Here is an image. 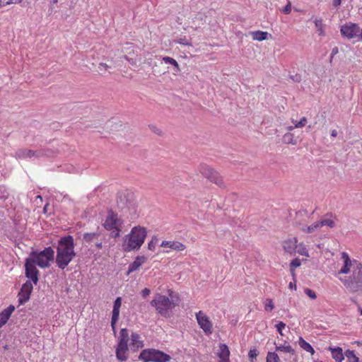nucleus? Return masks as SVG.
<instances>
[{
    "label": "nucleus",
    "mask_w": 362,
    "mask_h": 362,
    "mask_svg": "<svg viewBox=\"0 0 362 362\" xmlns=\"http://www.w3.org/2000/svg\"><path fill=\"white\" fill-rule=\"evenodd\" d=\"M341 3V0H333L332 5L337 8L338 7Z\"/></svg>",
    "instance_id": "nucleus-54"
},
{
    "label": "nucleus",
    "mask_w": 362,
    "mask_h": 362,
    "mask_svg": "<svg viewBox=\"0 0 362 362\" xmlns=\"http://www.w3.org/2000/svg\"><path fill=\"white\" fill-rule=\"evenodd\" d=\"M282 11L288 14L291 11V4L290 1L288 2L287 5L283 8Z\"/></svg>",
    "instance_id": "nucleus-50"
},
{
    "label": "nucleus",
    "mask_w": 362,
    "mask_h": 362,
    "mask_svg": "<svg viewBox=\"0 0 362 362\" xmlns=\"http://www.w3.org/2000/svg\"><path fill=\"white\" fill-rule=\"evenodd\" d=\"M277 331L281 335H284L282 333V329L285 328L286 324L283 322H279L278 324L275 325Z\"/></svg>",
    "instance_id": "nucleus-44"
},
{
    "label": "nucleus",
    "mask_w": 362,
    "mask_h": 362,
    "mask_svg": "<svg viewBox=\"0 0 362 362\" xmlns=\"http://www.w3.org/2000/svg\"><path fill=\"white\" fill-rule=\"evenodd\" d=\"M163 247H168L175 251H182L186 247L184 244L181 243L179 241H163L161 245Z\"/></svg>",
    "instance_id": "nucleus-19"
},
{
    "label": "nucleus",
    "mask_w": 362,
    "mask_h": 362,
    "mask_svg": "<svg viewBox=\"0 0 362 362\" xmlns=\"http://www.w3.org/2000/svg\"><path fill=\"white\" fill-rule=\"evenodd\" d=\"M318 223L320 227L323 226H327L330 228H333L335 226L334 222L331 219H324L322 220L321 221H319Z\"/></svg>",
    "instance_id": "nucleus-33"
},
{
    "label": "nucleus",
    "mask_w": 362,
    "mask_h": 362,
    "mask_svg": "<svg viewBox=\"0 0 362 362\" xmlns=\"http://www.w3.org/2000/svg\"><path fill=\"white\" fill-rule=\"evenodd\" d=\"M258 354L259 353H258L257 349H250L249 353H248V356H249L250 358L253 359V358L257 357Z\"/></svg>",
    "instance_id": "nucleus-48"
},
{
    "label": "nucleus",
    "mask_w": 362,
    "mask_h": 362,
    "mask_svg": "<svg viewBox=\"0 0 362 362\" xmlns=\"http://www.w3.org/2000/svg\"><path fill=\"white\" fill-rule=\"evenodd\" d=\"M218 356L220 358L219 362H230V351L228 346L225 344H221L218 352Z\"/></svg>",
    "instance_id": "nucleus-18"
},
{
    "label": "nucleus",
    "mask_w": 362,
    "mask_h": 362,
    "mask_svg": "<svg viewBox=\"0 0 362 362\" xmlns=\"http://www.w3.org/2000/svg\"><path fill=\"white\" fill-rule=\"evenodd\" d=\"M15 310V307L12 305H9L6 309H4L3 312L10 317L12 313Z\"/></svg>",
    "instance_id": "nucleus-45"
},
{
    "label": "nucleus",
    "mask_w": 362,
    "mask_h": 362,
    "mask_svg": "<svg viewBox=\"0 0 362 362\" xmlns=\"http://www.w3.org/2000/svg\"><path fill=\"white\" fill-rule=\"evenodd\" d=\"M179 44H181V45H190V43H189L187 42V40H186V38H180L179 40H177V41Z\"/></svg>",
    "instance_id": "nucleus-52"
},
{
    "label": "nucleus",
    "mask_w": 362,
    "mask_h": 362,
    "mask_svg": "<svg viewBox=\"0 0 362 362\" xmlns=\"http://www.w3.org/2000/svg\"><path fill=\"white\" fill-rule=\"evenodd\" d=\"M150 292H151V291L148 288H145L144 289H143L141 291L142 297L145 298L150 294Z\"/></svg>",
    "instance_id": "nucleus-51"
},
{
    "label": "nucleus",
    "mask_w": 362,
    "mask_h": 362,
    "mask_svg": "<svg viewBox=\"0 0 362 362\" xmlns=\"http://www.w3.org/2000/svg\"><path fill=\"white\" fill-rule=\"evenodd\" d=\"M111 230V233H110V236L112 238H117L119 236V234H120V231H121V229L119 228V227H116V228H112Z\"/></svg>",
    "instance_id": "nucleus-43"
},
{
    "label": "nucleus",
    "mask_w": 362,
    "mask_h": 362,
    "mask_svg": "<svg viewBox=\"0 0 362 362\" xmlns=\"http://www.w3.org/2000/svg\"><path fill=\"white\" fill-rule=\"evenodd\" d=\"M155 133L160 134L161 133V131L159 129H156L153 130Z\"/></svg>",
    "instance_id": "nucleus-61"
},
{
    "label": "nucleus",
    "mask_w": 362,
    "mask_h": 362,
    "mask_svg": "<svg viewBox=\"0 0 362 362\" xmlns=\"http://www.w3.org/2000/svg\"><path fill=\"white\" fill-rule=\"evenodd\" d=\"M199 172L202 173L206 178H207L211 182L215 183L220 187H224V183L223 179L219 175L218 172L211 168L208 165L205 164H202L199 166Z\"/></svg>",
    "instance_id": "nucleus-8"
},
{
    "label": "nucleus",
    "mask_w": 362,
    "mask_h": 362,
    "mask_svg": "<svg viewBox=\"0 0 362 362\" xmlns=\"http://www.w3.org/2000/svg\"><path fill=\"white\" fill-rule=\"evenodd\" d=\"M9 317L8 315H6L3 311L0 313V327L5 325Z\"/></svg>",
    "instance_id": "nucleus-40"
},
{
    "label": "nucleus",
    "mask_w": 362,
    "mask_h": 362,
    "mask_svg": "<svg viewBox=\"0 0 362 362\" xmlns=\"http://www.w3.org/2000/svg\"><path fill=\"white\" fill-rule=\"evenodd\" d=\"M299 345L305 351L311 353V354H314L315 351L313 348L309 343L305 341L302 337L299 338Z\"/></svg>",
    "instance_id": "nucleus-25"
},
{
    "label": "nucleus",
    "mask_w": 362,
    "mask_h": 362,
    "mask_svg": "<svg viewBox=\"0 0 362 362\" xmlns=\"http://www.w3.org/2000/svg\"><path fill=\"white\" fill-rule=\"evenodd\" d=\"M117 204L121 209H125L126 207L128 209L132 208L134 209V206L132 202L130 201L129 197L123 194H121L117 197Z\"/></svg>",
    "instance_id": "nucleus-20"
},
{
    "label": "nucleus",
    "mask_w": 362,
    "mask_h": 362,
    "mask_svg": "<svg viewBox=\"0 0 362 362\" xmlns=\"http://www.w3.org/2000/svg\"><path fill=\"white\" fill-rule=\"evenodd\" d=\"M58 2V0H52L53 4H57Z\"/></svg>",
    "instance_id": "nucleus-64"
},
{
    "label": "nucleus",
    "mask_w": 362,
    "mask_h": 362,
    "mask_svg": "<svg viewBox=\"0 0 362 362\" xmlns=\"http://www.w3.org/2000/svg\"><path fill=\"white\" fill-rule=\"evenodd\" d=\"M320 228V226L319 225V223L316 222V223L312 224L310 226H306L305 228H303L302 230L305 233H313L314 231H315L316 230H317Z\"/></svg>",
    "instance_id": "nucleus-30"
},
{
    "label": "nucleus",
    "mask_w": 362,
    "mask_h": 362,
    "mask_svg": "<svg viewBox=\"0 0 362 362\" xmlns=\"http://www.w3.org/2000/svg\"><path fill=\"white\" fill-rule=\"evenodd\" d=\"M338 134V132L336 129H333L331 132V136L333 137H336Z\"/></svg>",
    "instance_id": "nucleus-55"
},
{
    "label": "nucleus",
    "mask_w": 362,
    "mask_h": 362,
    "mask_svg": "<svg viewBox=\"0 0 362 362\" xmlns=\"http://www.w3.org/2000/svg\"><path fill=\"white\" fill-rule=\"evenodd\" d=\"M290 78L292 79L293 81L299 83L301 81V76L298 74H296L294 75H290Z\"/></svg>",
    "instance_id": "nucleus-47"
},
{
    "label": "nucleus",
    "mask_w": 362,
    "mask_h": 362,
    "mask_svg": "<svg viewBox=\"0 0 362 362\" xmlns=\"http://www.w3.org/2000/svg\"><path fill=\"white\" fill-rule=\"evenodd\" d=\"M292 122L295 124L296 128H301L305 126L307 123V118L305 117H303L300 119L299 122H294V120H292Z\"/></svg>",
    "instance_id": "nucleus-36"
},
{
    "label": "nucleus",
    "mask_w": 362,
    "mask_h": 362,
    "mask_svg": "<svg viewBox=\"0 0 362 362\" xmlns=\"http://www.w3.org/2000/svg\"><path fill=\"white\" fill-rule=\"evenodd\" d=\"M300 266V260L298 258L293 259L290 263L291 272L294 274V269Z\"/></svg>",
    "instance_id": "nucleus-34"
},
{
    "label": "nucleus",
    "mask_w": 362,
    "mask_h": 362,
    "mask_svg": "<svg viewBox=\"0 0 362 362\" xmlns=\"http://www.w3.org/2000/svg\"><path fill=\"white\" fill-rule=\"evenodd\" d=\"M163 61L166 64L173 65L174 66V71L175 72L180 71L179 65H178L177 62L174 59H173L170 57H165L163 58Z\"/></svg>",
    "instance_id": "nucleus-27"
},
{
    "label": "nucleus",
    "mask_w": 362,
    "mask_h": 362,
    "mask_svg": "<svg viewBox=\"0 0 362 362\" xmlns=\"http://www.w3.org/2000/svg\"><path fill=\"white\" fill-rule=\"evenodd\" d=\"M360 30L358 25L353 23H349L342 25L340 30L341 35L348 39L358 37Z\"/></svg>",
    "instance_id": "nucleus-10"
},
{
    "label": "nucleus",
    "mask_w": 362,
    "mask_h": 362,
    "mask_svg": "<svg viewBox=\"0 0 362 362\" xmlns=\"http://www.w3.org/2000/svg\"><path fill=\"white\" fill-rule=\"evenodd\" d=\"M196 19H199L201 21H202V16L200 14L197 15L195 17Z\"/></svg>",
    "instance_id": "nucleus-58"
},
{
    "label": "nucleus",
    "mask_w": 362,
    "mask_h": 362,
    "mask_svg": "<svg viewBox=\"0 0 362 362\" xmlns=\"http://www.w3.org/2000/svg\"><path fill=\"white\" fill-rule=\"evenodd\" d=\"M298 240L296 238H289L283 242L282 246L286 252L293 255L296 252Z\"/></svg>",
    "instance_id": "nucleus-16"
},
{
    "label": "nucleus",
    "mask_w": 362,
    "mask_h": 362,
    "mask_svg": "<svg viewBox=\"0 0 362 362\" xmlns=\"http://www.w3.org/2000/svg\"><path fill=\"white\" fill-rule=\"evenodd\" d=\"M358 40H362V28H361V33H358Z\"/></svg>",
    "instance_id": "nucleus-62"
},
{
    "label": "nucleus",
    "mask_w": 362,
    "mask_h": 362,
    "mask_svg": "<svg viewBox=\"0 0 362 362\" xmlns=\"http://www.w3.org/2000/svg\"><path fill=\"white\" fill-rule=\"evenodd\" d=\"M276 349L277 351H284V352H286V353H289L291 355H295V353H296L294 349L290 345H287V346H286V345H281V346H276Z\"/></svg>",
    "instance_id": "nucleus-29"
},
{
    "label": "nucleus",
    "mask_w": 362,
    "mask_h": 362,
    "mask_svg": "<svg viewBox=\"0 0 362 362\" xmlns=\"http://www.w3.org/2000/svg\"><path fill=\"white\" fill-rule=\"evenodd\" d=\"M315 25L316 28H317L318 31L320 32V35H322L323 30H322V19H315Z\"/></svg>",
    "instance_id": "nucleus-41"
},
{
    "label": "nucleus",
    "mask_w": 362,
    "mask_h": 362,
    "mask_svg": "<svg viewBox=\"0 0 362 362\" xmlns=\"http://www.w3.org/2000/svg\"><path fill=\"white\" fill-rule=\"evenodd\" d=\"M21 0H0V6H4L11 4L20 3Z\"/></svg>",
    "instance_id": "nucleus-39"
},
{
    "label": "nucleus",
    "mask_w": 362,
    "mask_h": 362,
    "mask_svg": "<svg viewBox=\"0 0 362 362\" xmlns=\"http://www.w3.org/2000/svg\"><path fill=\"white\" fill-rule=\"evenodd\" d=\"M197 322L200 327L207 334L212 332V324L209 317L202 311H199L196 314Z\"/></svg>",
    "instance_id": "nucleus-13"
},
{
    "label": "nucleus",
    "mask_w": 362,
    "mask_h": 362,
    "mask_svg": "<svg viewBox=\"0 0 362 362\" xmlns=\"http://www.w3.org/2000/svg\"><path fill=\"white\" fill-rule=\"evenodd\" d=\"M147 235L146 229L141 226H134L132 228L129 234L125 236V243L123 249L126 252L138 250L143 245Z\"/></svg>",
    "instance_id": "nucleus-2"
},
{
    "label": "nucleus",
    "mask_w": 362,
    "mask_h": 362,
    "mask_svg": "<svg viewBox=\"0 0 362 362\" xmlns=\"http://www.w3.org/2000/svg\"><path fill=\"white\" fill-rule=\"evenodd\" d=\"M169 296L171 299L165 296L157 294L151 302V305L155 307L158 313L161 315L165 316L168 310L174 308L178 303V299L176 295L173 296V291H170Z\"/></svg>",
    "instance_id": "nucleus-3"
},
{
    "label": "nucleus",
    "mask_w": 362,
    "mask_h": 362,
    "mask_svg": "<svg viewBox=\"0 0 362 362\" xmlns=\"http://www.w3.org/2000/svg\"><path fill=\"white\" fill-rule=\"evenodd\" d=\"M267 362H279V357L275 352H269L267 356Z\"/></svg>",
    "instance_id": "nucleus-31"
},
{
    "label": "nucleus",
    "mask_w": 362,
    "mask_h": 362,
    "mask_svg": "<svg viewBox=\"0 0 362 362\" xmlns=\"http://www.w3.org/2000/svg\"><path fill=\"white\" fill-rule=\"evenodd\" d=\"M42 156L40 151H34L26 148H19L15 153V157L19 159L31 158L33 157H40Z\"/></svg>",
    "instance_id": "nucleus-15"
},
{
    "label": "nucleus",
    "mask_w": 362,
    "mask_h": 362,
    "mask_svg": "<svg viewBox=\"0 0 362 362\" xmlns=\"http://www.w3.org/2000/svg\"><path fill=\"white\" fill-rule=\"evenodd\" d=\"M121 225L122 221L120 218H118V215L112 211H109L105 223H103L104 228L108 230L116 228V227H119Z\"/></svg>",
    "instance_id": "nucleus-12"
},
{
    "label": "nucleus",
    "mask_w": 362,
    "mask_h": 362,
    "mask_svg": "<svg viewBox=\"0 0 362 362\" xmlns=\"http://www.w3.org/2000/svg\"><path fill=\"white\" fill-rule=\"evenodd\" d=\"M121 305H122V298L120 297H117L114 302L113 308L119 309L121 307Z\"/></svg>",
    "instance_id": "nucleus-49"
},
{
    "label": "nucleus",
    "mask_w": 362,
    "mask_h": 362,
    "mask_svg": "<svg viewBox=\"0 0 362 362\" xmlns=\"http://www.w3.org/2000/svg\"><path fill=\"white\" fill-rule=\"evenodd\" d=\"M329 349L332 351V356L337 362H341L344 360V354L342 353V349L340 347L332 348Z\"/></svg>",
    "instance_id": "nucleus-22"
},
{
    "label": "nucleus",
    "mask_w": 362,
    "mask_h": 362,
    "mask_svg": "<svg viewBox=\"0 0 362 362\" xmlns=\"http://www.w3.org/2000/svg\"><path fill=\"white\" fill-rule=\"evenodd\" d=\"M282 141L284 144L296 145L297 141L294 139L293 134L291 133H286L283 136Z\"/></svg>",
    "instance_id": "nucleus-26"
},
{
    "label": "nucleus",
    "mask_w": 362,
    "mask_h": 362,
    "mask_svg": "<svg viewBox=\"0 0 362 362\" xmlns=\"http://www.w3.org/2000/svg\"><path fill=\"white\" fill-rule=\"evenodd\" d=\"M111 327H112L113 332L115 334L116 333V324L113 325L111 323Z\"/></svg>",
    "instance_id": "nucleus-57"
},
{
    "label": "nucleus",
    "mask_w": 362,
    "mask_h": 362,
    "mask_svg": "<svg viewBox=\"0 0 362 362\" xmlns=\"http://www.w3.org/2000/svg\"><path fill=\"white\" fill-rule=\"evenodd\" d=\"M34 261L30 260L29 258L25 259V276L30 279L34 284H37L38 282L39 271L36 268Z\"/></svg>",
    "instance_id": "nucleus-9"
},
{
    "label": "nucleus",
    "mask_w": 362,
    "mask_h": 362,
    "mask_svg": "<svg viewBox=\"0 0 362 362\" xmlns=\"http://www.w3.org/2000/svg\"><path fill=\"white\" fill-rule=\"evenodd\" d=\"M264 308L267 311H271L274 308V304L272 300L267 298L265 301Z\"/></svg>",
    "instance_id": "nucleus-38"
},
{
    "label": "nucleus",
    "mask_w": 362,
    "mask_h": 362,
    "mask_svg": "<svg viewBox=\"0 0 362 362\" xmlns=\"http://www.w3.org/2000/svg\"><path fill=\"white\" fill-rule=\"evenodd\" d=\"M33 286L30 281H27L23 284L18 293L19 304L23 305L30 299V296L33 291Z\"/></svg>",
    "instance_id": "nucleus-11"
},
{
    "label": "nucleus",
    "mask_w": 362,
    "mask_h": 362,
    "mask_svg": "<svg viewBox=\"0 0 362 362\" xmlns=\"http://www.w3.org/2000/svg\"><path fill=\"white\" fill-rule=\"evenodd\" d=\"M157 241H158V238L156 236L153 237L151 240L148 244V248L150 250L153 251L156 248Z\"/></svg>",
    "instance_id": "nucleus-37"
},
{
    "label": "nucleus",
    "mask_w": 362,
    "mask_h": 362,
    "mask_svg": "<svg viewBox=\"0 0 362 362\" xmlns=\"http://www.w3.org/2000/svg\"><path fill=\"white\" fill-rule=\"evenodd\" d=\"M305 293L312 299H315L317 298V295L315 291L310 288H305Z\"/></svg>",
    "instance_id": "nucleus-46"
},
{
    "label": "nucleus",
    "mask_w": 362,
    "mask_h": 362,
    "mask_svg": "<svg viewBox=\"0 0 362 362\" xmlns=\"http://www.w3.org/2000/svg\"><path fill=\"white\" fill-rule=\"evenodd\" d=\"M100 236L97 233H87L83 235V240L88 243H95Z\"/></svg>",
    "instance_id": "nucleus-23"
},
{
    "label": "nucleus",
    "mask_w": 362,
    "mask_h": 362,
    "mask_svg": "<svg viewBox=\"0 0 362 362\" xmlns=\"http://www.w3.org/2000/svg\"><path fill=\"white\" fill-rule=\"evenodd\" d=\"M344 285L352 292L358 291L362 288V264L356 263L351 276L344 280L341 279Z\"/></svg>",
    "instance_id": "nucleus-5"
},
{
    "label": "nucleus",
    "mask_w": 362,
    "mask_h": 362,
    "mask_svg": "<svg viewBox=\"0 0 362 362\" xmlns=\"http://www.w3.org/2000/svg\"><path fill=\"white\" fill-rule=\"evenodd\" d=\"M338 47H335L332 49V53H331V59L330 61H332L333 57L338 53Z\"/></svg>",
    "instance_id": "nucleus-53"
},
{
    "label": "nucleus",
    "mask_w": 362,
    "mask_h": 362,
    "mask_svg": "<svg viewBox=\"0 0 362 362\" xmlns=\"http://www.w3.org/2000/svg\"><path fill=\"white\" fill-rule=\"evenodd\" d=\"M145 261V257L138 256L136 259L129 265L127 274L136 271Z\"/></svg>",
    "instance_id": "nucleus-21"
},
{
    "label": "nucleus",
    "mask_w": 362,
    "mask_h": 362,
    "mask_svg": "<svg viewBox=\"0 0 362 362\" xmlns=\"http://www.w3.org/2000/svg\"><path fill=\"white\" fill-rule=\"evenodd\" d=\"M252 36L253 40H258V41H262L267 39L268 37V33L264 32V31H255L252 32Z\"/></svg>",
    "instance_id": "nucleus-24"
},
{
    "label": "nucleus",
    "mask_w": 362,
    "mask_h": 362,
    "mask_svg": "<svg viewBox=\"0 0 362 362\" xmlns=\"http://www.w3.org/2000/svg\"><path fill=\"white\" fill-rule=\"evenodd\" d=\"M345 356L349 362H359L358 358L356 356L354 351L347 350L345 352Z\"/></svg>",
    "instance_id": "nucleus-28"
},
{
    "label": "nucleus",
    "mask_w": 362,
    "mask_h": 362,
    "mask_svg": "<svg viewBox=\"0 0 362 362\" xmlns=\"http://www.w3.org/2000/svg\"><path fill=\"white\" fill-rule=\"evenodd\" d=\"M294 128H296L295 125L294 126H289V127H288L287 129H288V131H292V130H293Z\"/></svg>",
    "instance_id": "nucleus-60"
},
{
    "label": "nucleus",
    "mask_w": 362,
    "mask_h": 362,
    "mask_svg": "<svg viewBox=\"0 0 362 362\" xmlns=\"http://www.w3.org/2000/svg\"><path fill=\"white\" fill-rule=\"evenodd\" d=\"M296 252L300 255L309 257L308 251L303 244H299L298 245Z\"/></svg>",
    "instance_id": "nucleus-32"
},
{
    "label": "nucleus",
    "mask_w": 362,
    "mask_h": 362,
    "mask_svg": "<svg viewBox=\"0 0 362 362\" xmlns=\"http://www.w3.org/2000/svg\"><path fill=\"white\" fill-rule=\"evenodd\" d=\"M130 341L129 347L134 351H137L139 348L143 346V341L141 340V337L136 332H132Z\"/></svg>",
    "instance_id": "nucleus-17"
},
{
    "label": "nucleus",
    "mask_w": 362,
    "mask_h": 362,
    "mask_svg": "<svg viewBox=\"0 0 362 362\" xmlns=\"http://www.w3.org/2000/svg\"><path fill=\"white\" fill-rule=\"evenodd\" d=\"M110 66L107 64L100 63L98 65V71L100 74H103L105 73V71L107 70V69Z\"/></svg>",
    "instance_id": "nucleus-42"
},
{
    "label": "nucleus",
    "mask_w": 362,
    "mask_h": 362,
    "mask_svg": "<svg viewBox=\"0 0 362 362\" xmlns=\"http://www.w3.org/2000/svg\"><path fill=\"white\" fill-rule=\"evenodd\" d=\"M358 311L360 313L361 315H362V308L358 306Z\"/></svg>",
    "instance_id": "nucleus-63"
},
{
    "label": "nucleus",
    "mask_w": 362,
    "mask_h": 362,
    "mask_svg": "<svg viewBox=\"0 0 362 362\" xmlns=\"http://www.w3.org/2000/svg\"><path fill=\"white\" fill-rule=\"evenodd\" d=\"M129 340V330L122 328L119 332V342L116 348V357L122 362L126 361L128 358L127 353L129 351L128 342Z\"/></svg>",
    "instance_id": "nucleus-6"
},
{
    "label": "nucleus",
    "mask_w": 362,
    "mask_h": 362,
    "mask_svg": "<svg viewBox=\"0 0 362 362\" xmlns=\"http://www.w3.org/2000/svg\"><path fill=\"white\" fill-rule=\"evenodd\" d=\"M119 316V309L113 308L112 315V324L115 325L118 321Z\"/></svg>",
    "instance_id": "nucleus-35"
},
{
    "label": "nucleus",
    "mask_w": 362,
    "mask_h": 362,
    "mask_svg": "<svg viewBox=\"0 0 362 362\" xmlns=\"http://www.w3.org/2000/svg\"><path fill=\"white\" fill-rule=\"evenodd\" d=\"M54 257V251L51 247L45 248L41 252L36 250L33 251L30 257V260L34 261V263L37 264L41 268H47L49 267V262L53 261Z\"/></svg>",
    "instance_id": "nucleus-4"
},
{
    "label": "nucleus",
    "mask_w": 362,
    "mask_h": 362,
    "mask_svg": "<svg viewBox=\"0 0 362 362\" xmlns=\"http://www.w3.org/2000/svg\"><path fill=\"white\" fill-rule=\"evenodd\" d=\"M289 287H290L291 288H292L293 287H296V284H295V283L290 282V284H289Z\"/></svg>",
    "instance_id": "nucleus-59"
},
{
    "label": "nucleus",
    "mask_w": 362,
    "mask_h": 362,
    "mask_svg": "<svg viewBox=\"0 0 362 362\" xmlns=\"http://www.w3.org/2000/svg\"><path fill=\"white\" fill-rule=\"evenodd\" d=\"M95 245H96V247L98 248H101L102 247V242L95 241Z\"/></svg>",
    "instance_id": "nucleus-56"
},
{
    "label": "nucleus",
    "mask_w": 362,
    "mask_h": 362,
    "mask_svg": "<svg viewBox=\"0 0 362 362\" xmlns=\"http://www.w3.org/2000/svg\"><path fill=\"white\" fill-rule=\"evenodd\" d=\"M74 245V238L70 235L58 240L55 262L59 269H64L76 257Z\"/></svg>",
    "instance_id": "nucleus-1"
},
{
    "label": "nucleus",
    "mask_w": 362,
    "mask_h": 362,
    "mask_svg": "<svg viewBox=\"0 0 362 362\" xmlns=\"http://www.w3.org/2000/svg\"><path fill=\"white\" fill-rule=\"evenodd\" d=\"M341 259L343 260V266L341 269L338 272V274H347L350 271L354 269L356 267V263H358L356 260L352 261L349 255L343 252L341 253Z\"/></svg>",
    "instance_id": "nucleus-14"
},
{
    "label": "nucleus",
    "mask_w": 362,
    "mask_h": 362,
    "mask_svg": "<svg viewBox=\"0 0 362 362\" xmlns=\"http://www.w3.org/2000/svg\"><path fill=\"white\" fill-rule=\"evenodd\" d=\"M139 358L144 362H169L171 357L164 352L157 349H144L139 356Z\"/></svg>",
    "instance_id": "nucleus-7"
}]
</instances>
